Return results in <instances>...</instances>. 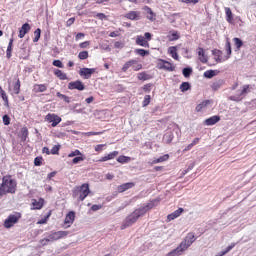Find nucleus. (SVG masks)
I'll list each match as a JSON object with an SVG mask.
<instances>
[{
	"label": "nucleus",
	"mask_w": 256,
	"mask_h": 256,
	"mask_svg": "<svg viewBox=\"0 0 256 256\" xmlns=\"http://www.w3.org/2000/svg\"><path fill=\"white\" fill-rule=\"evenodd\" d=\"M157 203H159V200L154 199L151 200L148 204H145L144 206H141L140 208L135 209L130 215H128L125 220L123 221L121 225V229H127V227H131L132 225H135L137 223V220L139 217H143L147 211H150V209H153V207L157 206Z\"/></svg>",
	"instance_id": "1"
},
{
	"label": "nucleus",
	"mask_w": 256,
	"mask_h": 256,
	"mask_svg": "<svg viewBox=\"0 0 256 256\" xmlns=\"http://www.w3.org/2000/svg\"><path fill=\"white\" fill-rule=\"evenodd\" d=\"M17 191V181L12 179L11 176H4L2 178V184L0 185V197L6 195V193H15Z\"/></svg>",
	"instance_id": "2"
},
{
	"label": "nucleus",
	"mask_w": 256,
	"mask_h": 256,
	"mask_svg": "<svg viewBox=\"0 0 256 256\" xmlns=\"http://www.w3.org/2000/svg\"><path fill=\"white\" fill-rule=\"evenodd\" d=\"M89 193H91V190L89 189V184L84 183L81 186H77L74 188L72 197L74 199H77L78 201H85V198L89 196Z\"/></svg>",
	"instance_id": "3"
},
{
	"label": "nucleus",
	"mask_w": 256,
	"mask_h": 256,
	"mask_svg": "<svg viewBox=\"0 0 256 256\" xmlns=\"http://www.w3.org/2000/svg\"><path fill=\"white\" fill-rule=\"evenodd\" d=\"M250 87L251 86L249 84L244 85L240 93L229 96V101H235V103H240V101H243V99L247 97V94L250 93Z\"/></svg>",
	"instance_id": "4"
},
{
	"label": "nucleus",
	"mask_w": 256,
	"mask_h": 256,
	"mask_svg": "<svg viewBox=\"0 0 256 256\" xmlns=\"http://www.w3.org/2000/svg\"><path fill=\"white\" fill-rule=\"evenodd\" d=\"M19 219H21V214L15 215L10 214L7 219L4 221V227L5 229H11L15 223L19 222Z\"/></svg>",
	"instance_id": "5"
},
{
	"label": "nucleus",
	"mask_w": 256,
	"mask_h": 256,
	"mask_svg": "<svg viewBox=\"0 0 256 256\" xmlns=\"http://www.w3.org/2000/svg\"><path fill=\"white\" fill-rule=\"evenodd\" d=\"M195 234L194 233H188L185 237L184 241L180 243V245L184 248V251H187L193 243H195Z\"/></svg>",
	"instance_id": "6"
},
{
	"label": "nucleus",
	"mask_w": 256,
	"mask_h": 256,
	"mask_svg": "<svg viewBox=\"0 0 256 256\" xmlns=\"http://www.w3.org/2000/svg\"><path fill=\"white\" fill-rule=\"evenodd\" d=\"M69 235V231H57L48 235V239L50 242L59 241V239H63V237H67Z\"/></svg>",
	"instance_id": "7"
},
{
	"label": "nucleus",
	"mask_w": 256,
	"mask_h": 256,
	"mask_svg": "<svg viewBox=\"0 0 256 256\" xmlns=\"http://www.w3.org/2000/svg\"><path fill=\"white\" fill-rule=\"evenodd\" d=\"M68 89L70 91H73L74 89H76L77 91H85V84H83L81 80H76L68 83Z\"/></svg>",
	"instance_id": "8"
},
{
	"label": "nucleus",
	"mask_w": 256,
	"mask_h": 256,
	"mask_svg": "<svg viewBox=\"0 0 256 256\" xmlns=\"http://www.w3.org/2000/svg\"><path fill=\"white\" fill-rule=\"evenodd\" d=\"M45 120L48 121V123H52L51 127H57L61 122V117L56 114H47Z\"/></svg>",
	"instance_id": "9"
},
{
	"label": "nucleus",
	"mask_w": 256,
	"mask_h": 256,
	"mask_svg": "<svg viewBox=\"0 0 256 256\" xmlns=\"http://www.w3.org/2000/svg\"><path fill=\"white\" fill-rule=\"evenodd\" d=\"M75 223V211H70L66 214L65 220H64V225H67L65 229H69L71 225Z\"/></svg>",
	"instance_id": "10"
},
{
	"label": "nucleus",
	"mask_w": 256,
	"mask_h": 256,
	"mask_svg": "<svg viewBox=\"0 0 256 256\" xmlns=\"http://www.w3.org/2000/svg\"><path fill=\"white\" fill-rule=\"evenodd\" d=\"M95 71H97L95 68H82L79 71V75L80 77H84V79H91V75H93Z\"/></svg>",
	"instance_id": "11"
},
{
	"label": "nucleus",
	"mask_w": 256,
	"mask_h": 256,
	"mask_svg": "<svg viewBox=\"0 0 256 256\" xmlns=\"http://www.w3.org/2000/svg\"><path fill=\"white\" fill-rule=\"evenodd\" d=\"M126 19H130V21H139L141 19V12L139 11H130L125 14Z\"/></svg>",
	"instance_id": "12"
},
{
	"label": "nucleus",
	"mask_w": 256,
	"mask_h": 256,
	"mask_svg": "<svg viewBox=\"0 0 256 256\" xmlns=\"http://www.w3.org/2000/svg\"><path fill=\"white\" fill-rule=\"evenodd\" d=\"M135 187V183L133 182H127L124 184H121L117 187L118 193H125V191H128V189H133Z\"/></svg>",
	"instance_id": "13"
},
{
	"label": "nucleus",
	"mask_w": 256,
	"mask_h": 256,
	"mask_svg": "<svg viewBox=\"0 0 256 256\" xmlns=\"http://www.w3.org/2000/svg\"><path fill=\"white\" fill-rule=\"evenodd\" d=\"M29 31H31V25H29V23H24L19 30L18 37L20 39H23V37H25V35H27V33H29Z\"/></svg>",
	"instance_id": "14"
},
{
	"label": "nucleus",
	"mask_w": 256,
	"mask_h": 256,
	"mask_svg": "<svg viewBox=\"0 0 256 256\" xmlns=\"http://www.w3.org/2000/svg\"><path fill=\"white\" fill-rule=\"evenodd\" d=\"M221 121V117L219 115L211 116L210 118L204 121V124L207 126L215 125Z\"/></svg>",
	"instance_id": "15"
},
{
	"label": "nucleus",
	"mask_w": 256,
	"mask_h": 256,
	"mask_svg": "<svg viewBox=\"0 0 256 256\" xmlns=\"http://www.w3.org/2000/svg\"><path fill=\"white\" fill-rule=\"evenodd\" d=\"M185 211V209L183 208H178L176 211H174L173 213L169 214L167 216L168 221H173L175 219H177V217H181V214Z\"/></svg>",
	"instance_id": "16"
},
{
	"label": "nucleus",
	"mask_w": 256,
	"mask_h": 256,
	"mask_svg": "<svg viewBox=\"0 0 256 256\" xmlns=\"http://www.w3.org/2000/svg\"><path fill=\"white\" fill-rule=\"evenodd\" d=\"M184 251L185 248L181 244H179V246L176 249L169 252L166 256H181L183 255Z\"/></svg>",
	"instance_id": "17"
},
{
	"label": "nucleus",
	"mask_w": 256,
	"mask_h": 256,
	"mask_svg": "<svg viewBox=\"0 0 256 256\" xmlns=\"http://www.w3.org/2000/svg\"><path fill=\"white\" fill-rule=\"evenodd\" d=\"M168 53L172 59H175V61H179V54H177V46L169 47Z\"/></svg>",
	"instance_id": "18"
},
{
	"label": "nucleus",
	"mask_w": 256,
	"mask_h": 256,
	"mask_svg": "<svg viewBox=\"0 0 256 256\" xmlns=\"http://www.w3.org/2000/svg\"><path fill=\"white\" fill-rule=\"evenodd\" d=\"M209 105H211V100H204L202 103L196 106L197 113H201V111H203V109H206V107H209Z\"/></svg>",
	"instance_id": "19"
},
{
	"label": "nucleus",
	"mask_w": 256,
	"mask_h": 256,
	"mask_svg": "<svg viewBox=\"0 0 256 256\" xmlns=\"http://www.w3.org/2000/svg\"><path fill=\"white\" fill-rule=\"evenodd\" d=\"M163 65L160 66V69H164L165 71H175V66L171 64L169 61L162 60Z\"/></svg>",
	"instance_id": "20"
},
{
	"label": "nucleus",
	"mask_w": 256,
	"mask_h": 256,
	"mask_svg": "<svg viewBox=\"0 0 256 256\" xmlns=\"http://www.w3.org/2000/svg\"><path fill=\"white\" fill-rule=\"evenodd\" d=\"M43 203H45V200L43 198H40L39 200L33 199L32 200L33 209H43Z\"/></svg>",
	"instance_id": "21"
},
{
	"label": "nucleus",
	"mask_w": 256,
	"mask_h": 256,
	"mask_svg": "<svg viewBox=\"0 0 256 256\" xmlns=\"http://www.w3.org/2000/svg\"><path fill=\"white\" fill-rule=\"evenodd\" d=\"M136 45H140V47H149V42L143 36H137Z\"/></svg>",
	"instance_id": "22"
},
{
	"label": "nucleus",
	"mask_w": 256,
	"mask_h": 256,
	"mask_svg": "<svg viewBox=\"0 0 256 256\" xmlns=\"http://www.w3.org/2000/svg\"><path fill=\"white\" fill-rule=\"evenodd\" d=\"M117 155H119V152L118 151H113L110 154L102 157L99 161L100 162L111 161V159H115V157H117Z\"/></svg>",
	"instance_id": "23"
},
{
	"label": "nucleus",
	"mask_w": 256,
	"mask_h": 256,
	"mask_svg": "<svg viewBox=\"0 0 256 256\" xmlns=\"http://www.w3.org/2000/svg\"><path fill=\"white\" fill-rule=\"evenodd\" d=\"M225 81L223 79L216 80L215 82L212 83L211 87L213 91H219L221 87H223V84Z\"/></svg>",
	"instance_id": "24"
},
{
	"label": "nucleus",
	"mask_w": 256,
	"mask_h": 256,
	"mask_svg": "<svg viewBox=\"0 0 256 256\" xmlns=\"http://www.w3.org/2000/svg\"><path fill=\"white\" fill-rule=\"evenodd\" d=\"M47 91V86L45 84H35L34 92L35 93H45Z\"/></svg>",
	"instance_id": "25"
},
{
	"label": "nucleus",
	"mask_w": 256,
	"mask_h": 256,
	"mask_svg": "<svg viewBox=\"0 0 256 256\" xmlns=\"http://www.w3.org/2000/svg\"><path fill=\"white\" fill-rule=\"evenodd\" d=\"M175 135L173 134V131H168L163 136V141H165L167 144L171 143L173 141V138Z\"/></svg>",
	"instance_id": "26"
},
{
	"label": "nucleus",
	"mask_w": 256,
	"mask_h": 256,
	"mask_svg": "<svg viewBox=\"0 0 256 256\" xmlns=\"http://www.w3.org/2000/svg\"><path fill=\"white\" fill-rule=\"evenodd\" d=\"M198 56L201 63H207V56H205V50L201 47L198 48Z\"/></svg>",
	"instance_id": "27"
},
{
	"label": "nucleus",
	"mask_w": 256,
	"mask_h": 256,
	"mask_svg": "<svg viewBox=\"0 0 256 256\" xmlns=\"http://www.w3.org/2000/svg\"><path fill=\"white\" fill-rule=\"evenodd\" d=\"M13 53V38L9 40L8 47L6 50V57L7 59H10Z\"/></svg>",
	"instance_id": "28"
},
{
	"label": "nucleus",
	"mask_w": 256,
	"mask_h": 256,
	"mask_svg": "<svg viewBox=\"0 0 256 256\" xmlns=\"http://www.w3.org/2000/svg\"><path fill=\"white\" fill-rule=\"evenodd\" d=\"M54 75L60 79V81H66L67 79V74L63 73L60 69H55L54 70Z\"/></svg>",
	"instance_id": "29"
},
{
	"label": "nucleus",
	"mask_w": 256,
	"mask_h": 256,
	"mask_svg": "<svg viewBox=\"0 0 256 256\" xmlns=\"http://www.w3.org/2000/svg\"><path fill=\"white\" fill-rule=\"evenodd\" d=\"M225 14H226V21L228 23H233V12L231 11V8L226 7Z\"/></svg>",
	"instance_id": "30"
},
{
	"label": "nucleus",
	"mask_w": 256,
	"mask_h": 256,
	"mask_svg": "<svg viewBox=\"0 0 256 256\" xmlns=\"http://www.w3.org/2000/svg\"><path fill=\"white\" fill-rule=\"evenodd\" d=\"M135 63H137V60H130V61H127L123 67H122V71L124 73H127V71L129 70L130 67H133V65H135Z\"/></svg>",
	"instance_id": "31"
},
{
	"label": "nucleus",
	"mask_w": 256,
	"mask_h": 256,
	"mask_svg": "<svg viewBox=\"0 0 256 256\" xmlns=\"http://www.w3.org/2000/svg\"><path fill=\"white\" fill-rule=\"evenodd\" d=\"M137 79L139 81H149L151 79V75L147 74V72L138 73Z\"/></svg>",
	"instance_id": "32"
},
{
	"label": "nucleus",
	"mask_w": 256,
	"mask_h": 256,
	"mask_svg": "<svg viewBox=\"0 0 256 256\" xmlns=\"http://www.w3.org/2000/svg\"><path fill=\"white\" fill-rule=\"evenodd\" d=\"M21 92V80L17 79L16 83L13 86V94L19 95Z\"/></svg>",
	"instance_id": "33"
},
{
	"label": "nucleus",
	"mask_w": 256,
	"mask_h": 256,
	"mask_svg": "<svg viewBox=\"0 0 256 256\" xmlns=\"http://www.w3.org/2000/svg\"><path fill=\"white\" fill-rule=\"evenodd\" d=\"M191 90V83L189 82H182L180 85V91L182 93H185L187 91Z\"/></svg>",
	"instance_id": "34"
},
{
	"label": "nucleus",
	"mask_w": 256,
	"mask_h": 256,
	"mask_svg": "<svg viewBox=\"0 0 256 256\" xmlns=\"http://www.w3.org/2000/svg\"><path fill=\"white\" fill-rule=\"evenodd\" d=\"M212 55L215 57V61L217 63H221L223 60L221 59V50L214 49L212 50Z\"/></svg>",
	"instance_id": "35"
},
{
	"label": "nucleus",
	"mask_w": 256,
	"mask_h": 256,
	"mask_svg": "<svg viewBox=\"0 0 256 256\" xmlns=\"http://www.w3.org/2000/svg\"><path fill=\"white\" fill-rule=\"evenodd\" d=\"M56 97H58V99H61L65 103H71V97L61 94V92H57Z\"/></svg>",
	"instance_id": "36"
},
{
	"label": "nucleus",
	"mask_w": 256,
	"mask_h": 256,
	"mask_svg": "<svg viewBox=\"0 0 256 256\" xmlns=\"http://www.w3.org/2000/svg\"><path fill=\"white\" fill-rule=\"evenodd\" d=\"M144 11L148 14L147 19H149V21H153V17H155L153 10L149 6H145Z\"/></svg>",
	"instance_id": "37"
},
{
	"label": "nucleus",
	"mask_w": 256,
	"mask_h": 256,
	"mask_svg": "<svg viewBox=\"0 0 256 256\" xmlns=\"http://www.w3.org/2000/svg\"><path fill=\"white\" fill-rule=\"evenodd\" d=\"M0 95L5 102V106L9 107V98H7V93H5V90L0 86Z\"/></svg>",
	"instance_id": "38"
},
{
	"label": "nucleus",
	"mask_w": 256,
	"mask_h": 256,
	"mask_svg": "<svg viewBox=\"0 0 256 256\" xmlns=\"http://www.w3.org/2000/svg\"><path fill=\"white\" fill-rule=\"evenodd\" d=\"M192 73H193V68L191 67H185L182 70V75L186 78L191 77Z\"/></svg>",
	"instance_id": "39"
},
{
	"label": "nucleus",
	"mask_w": 256,
	"mask_h": 256,
	"mask_svg": "<svg viewBox=\"0 0 256 256\" xmlns=\"http://www.w3.org/2000/svg\"><path fill=\"white\" fill-rule=\"evenodd\" d=\"M134 53H136V55H140V57H147V55H149V50L136 49Z\"/></svg>",
	"instance_id": "40"
},
{
	"label": "nucleus",
	"mask_w": 256,
	"mask_h": 256,
	"mask_svg": "<svg viewBox=\"0 0 256 256\" xmlns=\"http://www.w3.org/2000/svg\"><path fill=\"white\" fill-rule=\"evenodd\" d=\"M21 135V141H27V137H29V130L27 127L22 128Z\"/></svg>",
	"instance_id": "41"
},
{
	"label": "nucleus",
	"mask_w": 256,
	"mask_h": 256,
	"mask_svg": "<svg viewBox=\"0 0 256 256\" xmlns=\"http://www.w3.org/2000/svg\"><path fill=\"white\" fill-rule=\"evenodd\" d=\"M39 39H41V30L40 28H37L34 31V39H33V43H37L39 41Z\"/></svg>",
	"instance_id": "42"
},
{
	"label": "nucleus",
	"mask_w": 256,
	"mask_h": 256,
	"mask_svg": "<svg viewBox=\"0 0 256 256\" xmlns=\"http://www.w3.org/2000/svg\"><path fill=\"white\" fill-rule=\"evenodd\" d=\"M235 47L239 50L243 47V40L240 38H233Z\"/></svg>",
	"instance_id": "43"
},
{
	"label": "nucleus",
	"mask_w": 256,
	"mask_h": 256,
	"mask_svg": "<svg viewBox=\"0 0 256 256\" xmlns=\"http://www.w3.org/2000/svg\"><path fill=\"white\" fill-rule=\"evenodd\" d=\"M117 161L118 163H129V161H131V157L122 155L117 158Z\"/></svg>",
	"instance_id": "44"
},
{
	"label": "nucleus",
	"mask_w": 256,
	"mask_h": 256,
	"mask_svg": "<svg viewBox=\"0 0 256 256\" xmlns=\"http://www.w3.org/2000/svg\"><path fill=\"white\" fill-rule=\"evenodd\" d=\"M204 77L206 79H213L215 77V70H207L204 72Z\"/></svg>",
	"instance_id": "45"
},
{
	"label": "nucleus",
	"mask_w": 256,
	"mask_h": 256,
	"mask_svg": "<svg viewBox=\"0 0 256 256\" xmlns=\"http://www.w3.org/2000/svg\"><path fill=\"white\" fill-rule=\"evenodd\" d=\"M78 58H79L81 61H85V59H88V58H89V52H88V51H81V52L78 54Z\"/></svg>",
	"instance_id": "46"
},
{
	"label": "nucleus",
	"mask_w": 256,
	"mask_h": 256,
	"mask_svg": "<svg viewBox=\"0 0 256 256\" xmlns=\"http://www.w3.org/2000/svg\"><path fill=\"white\" fill-rule=\"evenodd\" d=\"M50 217H51V211H49L48 214L44 216V218L38 221V225H45V223H47Z\"/></svg>",
	"instance_id": "47"
},
{
	"label": "nucleus",
	"mask_w": 256,
	"mask_h": 256,
	"mask_svg": "<svg viewBox=\"0 0 256 256\" xmlns=\"http://www.w3.org/2000/svg\"><path fill=\"white\" fill-rule=\"evenodd\" d=\"M34 165L35 167H41L43 165V157L38 156L34 159Z\"/></svg>",
	"instance_id": "48"
},
{
	"label": "nucleus",
	"mask_w": 256,
	"mask_h": 256,
	"mask_svg": "<svg viewBox=\"0 0 256 256\" xmlns=\"http://www.w3.org/2000/svg\"><path fill=\"white\" fill-rule=\"evenodd\" d=\"M81 161H85V158L83 157V155L74 157L72 160V163L74 165H77V163H81Z\"/></svg>",
	"instance_id": "49"
},
{
	"label": "nucleus",
	"mask_w": 256,
	"mask_h": 256,
	"mask_svg": "<svg viewBox=\"0 0 256 256\" xmlns=\"http://www.w3.org/2000/svg\"><path fill=\"white\" fill-rule=\"evenodd\" d=\"M59 149H61V145H54L50 151L52 155H59Z\"/></svg>",
	"instance_id": "50"
},
{
	"label": "nucleus",
	"mask_w": 256,
	"mask_h": 256,
	"mask_svg": "<svg viewBox=\"0 0 256 256\" xmlns=\"http://www.w3.org/2000/svg\"><path fill=\"white\" fill-rule=\"evenodd\" d=\"M226 53H227V59H229L231 57V53H232V50H231V42L227 41L226 42Z\"/></svg>",
	"instance_id": "51"
},
{
	"label": "nucleus",
	"mask_w": 256,
	"mask_h": 256,
	"mask_svg": "<svg viewBox=\"0 0 256 256\" xmlns=\"http://www.w3.org/2000/svg\"><path fill=\"white\" fill-rule=\"evenodd\" d=\"M167 159H169V154H165L159 157L157 160L154 161V163H163V161H167Z\"/></svg>",
	"instance_id": "52"
},
{
	"label": "nucleus",
	"mask_w": 256,
	"mask_h": 256,
	"mask_svg": "<svg viewBox=\"0 0 256 256\" xmlns=\"http://www.w3.org/2000/svg\"><path fill=\"white\" fill-rule=\"evenodd\" d=\"M149 103H151V95H146L144 97L142 105H143V107H147V105H149Z\"/></svg>",
	"instance_id": "53"
},
{
	"label": "nucleus",
	"mask_w": 256,
	"mask_h": 256,
	"mask_svg": "<svg viewBox=\"0 0 256 256\" xmlns=\"http://www.w3.org/2000/svg\"><path fill=\"white\" fill-rule=\"evenodd\" d=\"M52 65L54 66V67H58L59 69H63V62H61V60H54L53 62H52Z\"/></svg>",
	"instance_id": "54"
},
{
	"label": "nucleus",
	"mask_w": 256,
	"mask_h": 256,
	"mask_svg": "<svg viewBox=\"0 0 256 256\" xmlns=\"http://www.w3.org/2000/svg\"><path fill=\"white\" fill-rule=\"evenodd\" d=\"M81 155H83V154L81 153V151H79V150H74V151H72L71 153L68 154V157H79V156H81Z\"/></svg>",
	"instance_id": "55"
},
{
	"label": "nucleus",
	"mask_w": 256,
	"mask_h": 256,
	"mask_svg": "<svg viewBox=\"0 0 256 256\" xmlns=\"http://www.w3.org/2000/svg\"><path fill=\"white\" fill-rule=\"evenodd\" d=\"M3 124L4 125H10L11 124V118L9 117V115L5 114L3 117Z\"/></svg>",
	"instance_id": "56"
},
{
	"label": "nucleus",
	"mask_w": 256,
	"mask_h": 256,
	"mask_svg": "<svg viewBox=\"0 0 256 256\" xmlns=\"http://www.w3.org/2000/svg\"><path fill=\"white\" fill-rule=\"evenodd\" d=\"M152 87H153V84H151V83L145 84L143 86V91H145V93H151V88Z\"/></svg>",
	"instance_id": "57"
},
{
	"label": "nucleus",
	"mask_w": 256,
	"mask_h": 256,
	"mask_svg": "<svg viewBox=\"0 0 256 256\" xmlns=\"http://www.w3.org/2000/svg\"><path fill=\"white\" fill-rule=\"evenodd\" d=\"M132 69L134 71H141V69H143V65L142 64H138L137 62L135 64L132 65Z\"/></svg>",
	"instance_id": "58"
},
{
	"label": "nucleus",
	"mask_w": 256,
	"mask_h": 256,
	"mask_svg": "<svg viewBox=\"0 0 256 256\" xmlns=\"http://www.w3.org/2000/svg\"><path fill=\"white\" fill-rule=\"evenodd\" d=\"M171 36L172 38L170 39V41H177L180 37L177 31L172 32Z\"/></svg>",
	"instance_id": "59"
},
{
	"label": "nucleus",
	"mask_w": 256,
	"mask_h": 256,
	"mask_svg": "<svg viewBox=\"0 0 256 256\" xmlns=\"http://www.w3.org/2000/svg\"><path fill=\"white\" fill-rule=\"evenodd\" d=\"M114 47L115 49H123V47H125V44H123V42L121 41H117L114 43Z\"/></svg>",
	"instance_id": "60"
},
{
	"label": "nucleus",
	"mask_w": 256,
	"mask_h": 256,
	"mask_svg": "<svg viewBox=\"0 0 256 256\" xmlns=\"http://www.w3.org/2000/svg\"><path fill=\"white\" fill-rule=\"evenodd\" d=\"M91 44V42L89 41H85L79 44L80 49H87V47H89V45Z\"/></svg>",
	"instance_id": "61"
},
{
	"label": "nucleus",
	"mask_w": 256,
	"mask_h": 256,
	"mask_svg": "<svg viewBox=\"0 0 256 256\" xmlns=\"http://www.w3.org/2000/svg\"><path fill=\"white\" fill-rule=\"evenodd\" d=\"M84 37H85V33L79 32L78 34H76L75 40L79 41V40L83 39Z\"/></svg>",
	"instance_id": "62"
},
{
	"label": "nucleus",
	"mask_w": 256,
	"mask_h": 256,
	"mask_svg": "<svg viewBox=\"0 0 256 256\" xmlns=\"http://www.w3.org/2000/svg\"><path fill=\"white\" fill-rule=\"evenodd\" d=\"M102 208H103L102 205L94 204V205H92V207H91V211H99V210L102 209Z\"/></svg>",
	"instance_id": "63"
},
{
	"label": "nucleus",
	"mask_w": 256,
	"mask_h": 256,
	"mask_svg": "<svg viewBox=\"0 0 256 256\" xmlns=\"http://www.w3.org/2000/svg\"><path fill=\"white\" fill-rule=\"evenodd\" d=\"M73 23H75V18L72 17L67 20L66 27H71V25H73Z\"/></svg>",
	"instance_id": "64"
}]
</instances>
